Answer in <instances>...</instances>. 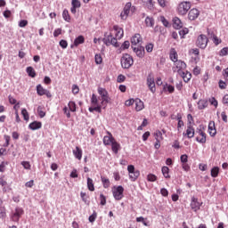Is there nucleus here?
Segmentation results:
<instances>
[{
	"instance_id": "c03bdc74",
	"label": "nucleus",
	"mask_w": 228,
	"mask_h": 228,
	"mask_svg": "<svg viewBox=\"0 0 228 228\" xmlns=\"http://www.w3.org/2000/svg\"><path fill=\"white\" fill-rule=\"evenodd\" d=\"M21 165L25 168V170H31V164H29L28 161H22Z\"/></svg>"
},
{
	"instance_id": "9b49d317",
	"label": "nucleus",
	"mask_w": 228,
	"mask_h": 228,
	"mask_svg": "<svg viewBox=\"0 0 228 228\" xmlns=\"http://www.w3.org/2000/svg\"><path fill=\"white\" fill-rule=\"evenodd\" d=\"M199 15H200V12H199L197 9L193 8L191 9L188 13V19L189 20H195L199 18Z\"/></svg>"
},
{
	"instance_id": "864d4df0",
	"label": "nucleus",
	"mask_w": 228,
	"mask_h": 228,
	"mask_svg": "<svg viewBox=\"0 0 228 228\" xmlns=\"http://www.w3.org/2000/svg\"><path fill=\"white\" fill-rule=\"evenodd\" d=\"M59 44L63 49H67V47L69 46V43H67V40L61 39Z\"/></svg>"
},
{
	"instance_id": "aec40b11",
	"label": "nucleus",
	"mask_w": 228,
	"mask_h": 228,
	"mask_svg": "<svg viewBox=\"0 0 228 228\" xmlns=\"http://www.w3.org/2000/svg\"><path fill=\"white\" fill-rule=\"evenodd\" d=\"M208 37L209 38H212L214 44L216 45H218L219 44H222V40L218 38L213 32H211L209 29H208Z\"/></svg>"
},
{
	"instance_id": "f03ea898",
	"label": "nucleus",
	"mask_w": 228,
	"mask_h": 228,
	"mask_svg": "<svg viewBox=\"0 0 228 228\" xmlns=\"http://www.w3.org/2000/svg\"><path fill=\"white\" fill-rule=\"evenodd\" d=\"M98 94L102 99V106H103V108H106V106H108V102H110V95L108 94V91H106V89L102 87H99Z\"/></svg>"
},
{
	"instance_id": "09e8293b",
	"label": "nucleus",
	"mask_w": 228,
	"mask_h": 228,
	"mask_svg": "<svg viewBox=\"0 0 228 228\" xmlns=\"http://www.w3.org/2000/svg\"><path fill=\"white\" fill-rule=\"evenodd\" d=\"M209 102L212 104V106H215V108H218V101H216L215 97L210 98Z\"/></svg>"
},
{
	"instance_id": "c9c22d12",
	"label": "nucleus",
	"mask_w": 228,
	"mask_h": 228,
	"mask_svg": "<svg viewBox=\"0 0 228 228\" xmlns=\"http://www.w3.org/2000/svg\"><path fill=\"white\" fill-rule=\"evenodd\" d=\"M62 18L64 20H66V22H70V15L69 14V11L64 10L62 12Z\"/></svg>"
},
{
	"instance_id": "72a5a7b5",
	"label": "nucleus",
	"mask_w": 228,
	"mask_h": 228,
	"mask_svg": "<svg viewBox=\"0 0 228 228\" xmlns=\"http://www.w3.org/2000/svg\"><path fill=\"white\" fill-rule=\"evenodd\" d=\"M168 172H170V169L168 167H162V174L166 179H170V175H168Z\"/></svg>"
},
{
	"instance_id": "412c9836",
	"label": "nucleus",
	"mask_w": 228,
	"mask_h": 228,
	"mask_svg": "<svg viewBox=\"0 0 228 228\" xmlns=\"http://www.w3.org/2000/svg\"><path fill=\"white\" fill-rule=\"evenodd\" d=\"M173 28H175V29H181V28H183V21H181V19L177 17L173 19Z\"/></svg>"
},
{
	"instance_id": "e2e57ef3",
	"label": "nucleus",
	"mask_w": 228,
	"mask_h": 228,
	"mask_svg": "<svg viewBox=\"0 0 228 228\" xmlns=\"http://www.w3.org/2000/svg\"><path fill=\"white\" fill-rule=\"evenodd\" d=\"M20 28H26L28 26V20H21L19 23Z\"/></svg>"
},
{
	"instance_id": "5701e85b",
	"label": "nucleus",
	"mask_w": 228,
	"mask_h": 228,
	"mask_svg": "<svg viewBox=\"0 0 228 228\" xmlns=\"http://www.w3.org/2000/svg\"><path fill=\"white\" fill-rule=\"evenodd\" d=\"M200 136L196 137V141L199 143H206V133L202 132V130H199Z\"/></svg>"
},
{
	"instance_id": "2f4dec72",
	"label": "nucleus",
	"mask_w": 228,
	"mask_h": 228,
	"mask_svg": "<svg viewBox=\"0 0 228 228\" xmlns=\"http://www.w3.org/2000/svg\"><path fill=\"white\" fill-rule=\"evenodd\" d=\"M156 142H162L163 141V134L161 131L157 130L154 134Z\"/></svg>"
},
{
	"instance_id": "6e6d98bb",
	"label": "nucleus",
	"mask_w": 228,
	"mask_h": 228,
	"mask_svg": "<svg viewBox=\"0 0 228 228\" xmlns=\"http://www.w3.org/2000/svg\"><path fill=\"white\" fill-rule=\"evenodd\" d=\"M72 94H74L75 95L77 94H79V86H77V85H73L72 86Z\"/></svg>"
},
{
	"instance_id": "a878e982",
	"label": "nucleus",
	"mask_w": 228,
	"mask_h": 228,
	"mask_svg": "<svg viewBox=\"0 0 228 228\" xmlns=\"http://www.w3.org/2000/svg\"><path fill=\"white\" fill-rule=\"evenodd\" d=\"M111 150L114 154H118V151H120V144L117 142V141H113L111 143Z\"/></svg>"
},
{
	"instance_id": "a211bd4d",
	"label": "nucleus",
	"mask_w": 228,
	"mask_h": 228,
	"mask_svg": "<svg viewBox=\"0 0 228 228\" xmlns=\"http://www.w3.org/2000/svg\"><path fill=\"white\" fill-rule=\"evenodd\" d=\"M73 154L75 156V158L77 159L81 160V159L83 158V150H81V148H79V146H77L74 150H73Z\"/></svg>"
},
{
	"instance_id": "7c9ffc66",
	"label": "nucleus",
	"mask_w": 228,
	"mask_h": 228,
	"mask_svg": "<svg viewBox=\"0 0 228 228\" xmlns=\"http://www.w3.org/2000/svg\"><path fill=\"white\" fill-rule=\"evenodd\" d=\"M87 188L89 191H95V187L94 186V180H92L90 177L87 178Z\"/></svg>"
},
{
	"instance_id": "680f3d73",
	"label": "nucleus",
	"mask_w": 228,
	"mask_h": 228,
	"mask_svg": "<svg viewBox=\"0 0 228 228\" xmlns=\"http://www.w3.org/2000/svg\"><path fill=\"white\" fill-rule=\"evenodd\" d=\"M60 35H61V28H56L54 31H53V37L56 38L58 37H60Z\"/></svg>"
},
{
	"instance_id": "69168bd1",
	"label": "nucleus",
	"mask_w": 228,
	"mask_h": 228,
	"mask_svg": "<svg viewBox=\"0 0 228 228\" xmlns=\"http://www.w3.org/2000/svg\"><path fill=\"white\" fill-rule=\"evenodd\" d=\"M110 45H113L114 47H118V42H117V38L112 37L110 41Z\"/></svg>"
},
{
	"instance_id": "ea45409f",
	"label": "nucleus",
	"mask_w": 228,
	"mask_h": 228,
	"mask_svg": "<svg viewBox=\"0 0 228 228\" xmlns=\"http://www.w3.org/2000/svg\"><path fill=\"white\" fill-rule=\"evenodd\" d=\"M102 183L103 184V188H110V179L102 176Z\"/></svg>"
},
{
	"instance_id": "39448f33",
	"label": "nucleus",
	"mask_w": 228,
	"mask_h": 228,
	"mask_svg": "<svg viewBox=\"0 0 228 228\" xmlns=\"http://www.w3.org/2000/svg\"><path fill=\"white\" fill-rule=\"evenodd\" d=\"M127 170H128V173H129V179L130 181H136V179H138V177H140V171L139 170H136L134 168V166L133 165H129L127 167Z\"/></svg>"
},
{
	"instance_id": "cd10ccee",
	"label": "nucleus",
	"mask_w": 228,
	"mask_h": 228,
	"mask_svg": "<svg viewBox=\"0 0 228 228\" xmlns=\"http://www.w3.org/2000/svg\"><path fill=\"white\" fill-rule=\"evenodd\" d=\"M145 24L147 28H154V18L152 17H146L145 19Z\"/></svg>"
},
{
	"instance_id": "3c124183",
	"label": "nucleus",
	"mask_w": 228,
	"mask_h": 228,
	"mask_svg": "<svg viewBox=\"0 0 228 228\" xmlns=\"http://www.w3.org/2000/svg\"><path fill=\"white\" fill-rule=\"evenodd\" d=\"M37 113L40 118H44V117H45V111L42 110V108L40 106L37 107Z\"/></svg>"
},
{
	"instance_id": "de8ad7c7",
	"label": "nucleus",
	"mask_w": 228,
	"mask_h": 228,
	"mask_svg": "<svg viewBox=\"0 0 228 228\" xmlns=\"http://www.w3.org/2000/svg\"><path fill=\"white\" fill-rule=\"evenodd\" d=\"M0 218H6V208L4 207L0 208Z\"/></svg>"
},
{
	"instance_id": "f257e3e1",
	"label": "nucleus",
	"mask_w": 228,
	"mask_h": 228,
	"mask_svg": "<svg viewBox=\"0 0 228 228\" xmlns=\"http://www.w3.org/2000/svg\"><path fill=\"white\" fill-rule=\"evenodd\" d=\"M133 63H134V61L133 60V57L129 55V53H124L121 57V66L123 69H131L133 67Z\"/></svg>"
},
{
	"instance_id": "4be33fe9",
	"label": "nucleus",
	"mask_w": 228,
	"mask_h": 228,
	"mask_svg": "<svg viewBox=\"0 0 228 228\" xmlns=\"http://www.w3.org/2000/svg\"><path fill=\"white\" fill-rule=\"evenodd\" d=\"M114 31H116V37L120 40L122 37H124V29L122 28L118 27V25L113 27Z\"/></svg>"
},
{
	"instance_id": "13d9d810",
	"label": "nucleus",
	"mask_w": 228,
	"mask_h": 228,
	"mask_svg": "<svg viewBox=\"0 0 228 228\" xmlns=\"http://www.w3.org/2000/svg\"><path fill=\"white\" fill-rule=\"evenodd\" d=\"M147 53H152V49H154V45L149 44L145 46Z\"/></svg>"
},
{
	"instance_id": "473e14b6",
	"label": "nucleus",
	"mask_w": 228,
	"mask_h": 228,
	"mask_svg": "<svg viewBox=\"0 0 228 228\" xmlns=\"http://www.w3.org/2000/svg\"><path fill=\"white\" fill-rule=\"evenodd\" d=\"M81 44H85V37L83 36H79L78 37H77L74 41V45L76 46L81 45Z\"/></svg>"
},
{
	"instance_id": "1a4fd4ad",
	"label": "nucleus",
	"mask_w": 228,
	"mask_h": 228,
	"mask_svg": "<svg viewBox=\"0 0 228 228\" xmlns=\"http://www.w3.org/2000/svg\"><path fill=\"white\" fill-rule=\"evenodd\" d=\"M132 49L138 58H143V56H145V48H143V46H132Z\"/></svg>"
},
{
	"instance_id": "20e7f679",
	"label": "nucleus",
	"mask_w": 228,
	"mask_h": 228,
	"mask_svg": "<svg viewBox=\"0 0 228 228\" xmlns=\"http://www.w3.org/2000/svg\"><path fill=\"white\" fill-rule=\"evenodd\" d=\"M190 8H191V3L182 2L178 4L177 12L179 15H186V13H188V12L190 11Z\"/></svg>"
},
{
	"instance_id": "6e6552de",
	"label": "nucleus",
	"mask_w": 228,
	"mask_h": 228,
	"mask_svg": "<svg viewBox=\"0 0 228 228\" xmlns=\"http://www.w3.org/2000/svg\"><path fill=\"white\" fill-rule=\"evenodd\" d=\"M37 95H46V97L51 98L53 97V94H51V92H49V90L45 89L42 85H37Z\"/></svg>"
},
{
	"instance_id": "4468645a",
	"label": "nucleus",
	"mask_w": 228,
	"mask_h": 228,
	"mask_svg": "<svg viewBox=\"0 0 228 228\" xmlns=\"http://www.w3.org/2000/svg\"><path fill=\"white\" fill-rule=\"evenodd\" d=\"M200 202H199V200L195 197H193L191 199V209H193L195 212L199 211V209H200Z\"/></svg>"
},
{
	"instance_id": "6ab92c4d",
	"label": "nucleus",
	"mask_w": 228,
	"mask_h": 228,
	"mask_svg": "<svg viewBox=\"0 0 228 228\" xmlns=\"http://www.w3.org/2000/svg\"><path fill=\"white\" fill-rule=\"evenodd\" d=\"M140 42H142V36H140V34H135L134 37H132L131 38L132 47H134V45H138Z\"/></svg>"
},
{
	"instance_id": "f3484780",
	"label": "nucleus",
	"mask_w": 228,
	"mask_h": 228,
	"mask_svg": "<svg viewBox=\"0 0 228 228\" xmlns=\"http://www.w3.org/2000/svg\"><path fill=\"white\" fill-rule=\"evenodd\" d=\"M188 138H193L195 136V130L191 126V122L187 126L186 134L183 133Z\"/></svg>"
},
{
	"instance_id": "052dcab7",
	"label": "nucleus",
	"mask_w": 228,
	"mask_h": 228,
	"mask_svg": "<svg viewBox=\"0 0 228 228\" xmlns=\"http://www.w3.org/2000/svg\"><path fill=\"white\" fill-rule=\"evenodd\" d=\"M160 20H161L163 26H165V28H168V20H167V19L164 18V16L160 17Z\"/></svg>"
},
{
	"instance_id": "2eb2a0df",
	"label": "nucleus",
	"mask_w": 228,
	"mask_h": 228,
	"mask_svg": "<svg viewBox=\"0 0 228 228\" xmlns=\"http://www.w3.org/2000/svg\"><path fill=\"white\" fill-rule=\"evenodd\" d=\"M107 134L109 135H105L103 137V143L105 145H111L113 142H115V138H113V134H111L110 132H107Z\"/></svg>"
},
{
	"instance_id": "7ed1b4c3",
	"label": "nucleus",
	"mask_w": 228,
	"mask_h": 228,
	"mask_svg": "<svg viewBox=\"0 0 228 228\" xmlns=\"http://www.w3.org/2000/svg\"><path fill=\"white\" fill-rule=\"evenodd\" d=\"M134 13V7L132 5L131 2L126 3L123 12L120 13V18L122 20H126L128 15Z\"/></svg>"
},
{
	"instance_id": "774afa93",
	"label": "nucleus",
	"mask_w": 228,
	"mask_h": 228,
	"mask_svg": "<svg viewBox=\"0 0 228 228\" xmlns=\"http://www.w3.org/2000/svg\"><path fill=\"white\" fill-rule=\"evenodd\" d=\"M131 45V44L129 43V41H125L122 45V49H129V46Z\"/></svg>"
},
{
	"instance_id": "79ce46f5",
	"label": "nucleus",
	"mask_w": 228,
	"mask_h": 228,
	"mask_svg": "<svg viewBox=\"0 0 228 228\" xmlns=\"http://www.w3.org/2000/svg\"><path fill=\"white\" fill-rule=\"evenodd\" d=\"M94 60L96 65H101V63H102V57L101 56V54H95Z\"/></svg>"
},
{
	"instance_id": "c85d7f7f",
	"label": "nucleus",
	"mask_w": 228,
	"mask_h": 228,
	"mask_svg": "<svg viewBox=\"0 0 228 228\" xmlns=\"http://www.w3.org/2000/svg\"><path fill=\"white\" fill-rule=\"evenodd\" d=\"M198 108L199 110H204L205 108H208V100H200L198 102Z\"/></svg>"
},
{
	"instance_id": "a19ab883",
	"label": "nucleus",
	"mask_w": 228,
	"mask_h": 228,
	"mask_svg": "<svg viewBox=\"0 0 228 228\" xmlns=\"http://www.w3.org/2000/svg\"><path fill=\"white\" fill-rule=\"evenodd\" d=\"M218 172H220V169L218 167H214L211 169V175L212 177H218Z\"/></svg>"
},
{
	"instance_id": "423d86ee",
	"label": "nucleus",
	"mask_w": 228,
	"mask_h": 228,
	"mask_svg": "<svg viewBox=\"0 0 228 228\" xmlns=\"http://www.w3.org/2000/svg\"><path fill=\"white\" fill-rule=\"evenodd\" d=\"M112 193L116 200H122V199H124V187L121 185L114 187Z\"/></svg>"
},
{
	"instance_id": "338daca9",
	"label": "nucleus",
	"mask_w": 228,
	"mask_h": 228,
	"mask_svg": "<svg viewBox=\"0 0 228 228\" xmlns=\"http://www.w3.org/2000/svg\"><path fill=\"white\" fill-rule=\"evenodd\" d=\"M124 81H126V76L124 75L118 76V83H124Z\"/></svg>"
},
{
	"instance_id": "b1692460",
	"label": "nucleus",
	"mask_w": 228,
	"mask_h": 228,
	"mask_svg": "<svg viewBox=\"0 0 228 228\" xmlns=\"http://www.w3.org/2000/svg\"><path fill=\"white\" fill-rule=\"evenodd\" d=\"M28 127L32 131H37V129H40V127H42V123L37 122V121H34V122L29 124Z\"/></svg>"
},
{
	"instance_id": "4d7b16f0",
	"label": "nucleus",
	"mask_w": 228,
	"mask_h": 228,
	"mask_svg": "<svg viewBox=\"0 0 228 228\" xmlns=\"http://www.w3.org/2000/svg\"><path fill=\"white\" fill-rule=\"evenodd\" d=\"M100 200L102 206H106V197L104 196V194L100 195Z\"/></svg>"
},
{
	"instance_id": "f8f14e48",
	"label": "nucleus",
	"mask_w": 228,
	"mask_h": 228,
	"mask_svg": "<svg viewBox=\"0 0 228 228\" xmlns=\"http://www.w3.org/2000/svg\"><path fill=\"white\" fill-rule=\"evenodd\" d=\"M23 213H24V210H22V208H17L15 209L14 214L12 215V221L19 222V219L20 218V216H22Z\"/></svg>"
},
{
	"instance_id": "a18cd8bd",
	"label": "nucleus",
	"mask_w": 228,
	"mask_h": 228,
	"mask_svg": "<svg viewBox=\"0 0 228 228\" xmlns=\"http://www.w3.org/2000/svg\"><path fill=\"white\" fill-rule=\"evenodd\" d=\"M71 4L74 8H81V2L79 0H72Z\"/></svg>"
},
{
	"instance_id": "8fccbe9b",
	"label": "nucleus",
	"mask_w": 228,
	"mask_h": 228,
	"mask_svg": "<svg viewBox=\"0 0 228 228\" xmlns=\"http://www.w3.org/2000/svg\"><path fill=\"white\" fill-rule=\"evenodd\" d=\"M228 54V47H224L220 52H219V56H227Z\"/></svg>"
},
{
	"instance_id": "5fc2aeb1",
	"label": "nucleus",
	"mask_w": 228,
	"mask_h": 228,
	"mask_svg": "<svg viewBox=\"0 0 228 228\" xmlns=\"http://www.w3.org/2000/svg\"><path fill=\"white\" fill-rule=\"evenodd\" d=\"M147 179L151 183H154V181H156V179H158V177L155 175L151 174V175H148Z\"/></svg>"
},
{
	"instance_id": "bb28decb",
	"label": "nucleus",
	"mask_w": 228,
	"mask_h": 228,
	"mask_svg": "<svg viewBox=\"0 0 228 228\" xmlns=\"http://www.w3.org/2000/svg\"><path fill=\"white\" fill-rule=\"evenodd\" d=\"M175 65L178 70H184L186 69V63L183 61H175Z\"/></svg>"
},
{
	"instance_id": "393cba45",
	"label": "nucleus",
	"mask_w": 228,
	"mask_h": 228,
	"mask_svg": "<svg viewBox=\"0 0 228 228\" xmlns=\"http://www.w3.org/2000/svg\"><path fill=\"white\" fill-rule=\"evenodd\" d=\"M134 104L136 111H142L144 108L143 102L140 99H135Z\"/></svg>"
},
{
	"instance_id": "603ef678",
	"label": "nucleus",
	"mask_w": 228,
	"mask_h": 228,
	"mask_svg": "<svg viewBox=\"0 0 228 228\" xmlns=\"http://www.w3.org/2000/svg\"><path fill=\"white\" fill-rule=\"evenodd\" d=\"M184 126V122L181 119V117L178 118L177 130L181 131V128Z\"/></svg>"
},
{
	"instance_id": "37998d69",
	"label": "nucleus",
	"mask_w": 228,
	"mask_h": 228,
	"mask_svg": "<svg viewBox=\"0 0 228 228\" xmlns=\"http://www.w3.org/2000/svg\"><path fill=\"white\" fill-rule=\"evenodd\" d=\"M91 102L94 106H97L99 104V100L97 99V95L92 94Z\"/></svg>"
},
{
	"instance_id": "e433bc0d",
	"label": "nucleus",
	"mask_w": 228,
	"mask_h": 228,
	"mask_svg": "<svg viewBox=\"0 0 228 228\" xmlns=\"http://www.w3.org/2000/svg\"><path fill=\"white\" fill-rule=\"evenodd\" d=\"M112 39H113V36L109 35V36L105 37L102 40H103V43L106 45H110V43H111Z\"/></svg>"
},
{
	"instance_id": "4c0bfd02",
	"label": "nucleus",
	"mask_w": 228,
	"mask_h": 228,
	"mask_svg": "<svg viewBox=\"0 0 228 228\" xmlns=\"http://www.w3.org/2000/svg\"><path fill=\"white\" fill-rule=\"evenodd\" d=\"M21 115H22L24 120H26L27 122H28V120H29V113L28 112V110L22 109Z\"/></svg>"
},
{
	"instance_id": "c756f323",
	"label": "nucleus",
	"mask_w": 228,
	"mask_h": 228,
	"mask_svg": "<svg viewBox=\"0 0 228 228\" xmlns=\"http://www.w3.org/2000/svg\"><path fill=\"white\" fill-rule=\"evenodd\" d=\"M170 60L172 61H174L175 63V61H178L179 60H177V52L175 51V49H171L170 52Z\"/></svg>"
},
{
	"instance_id": "ddd939ff",
	"label": "nucleus",
	"mask_w": 228,
	"mask_h": 228,
	"mask_svg": "<svg viewBox=\"0 0 228 228\" xmlns=\"http://www.w3.org/2000/svg\"><path fill=\"white\" fill-rule=\"evenodd\" d=\"M177 73L179 76H181V77H183L184 83H188L190 79H191V73L188 71L184 72L183 70H177Z\"/></svg>"
},
{
	"instance_id": "49530a36",
	"label": "nucleus",
	"mask_w": 228,
	"mask_h": 228,
	"mask_svg": "<svg viewBox=\"0 0 228 228\" xmlns=\"http://www.w3.org/2000/svg\"><path fill=\"white\" fill-rule=\"evenodd\" d=\"M68 106H69V110H71L72 112L76 111V102H69Z\"/></svg>"
},
{
	"instance_id": "58836bf2",
	"label": "nucleus",
	"mask_w": 228,
	"mask_h": 228,
	"mask_svg": "<svg viewBox=\"0 0 228 228\" xmlns=\"http://www.w3.org/2000/svg\"><path fill=\"white\" fill-rule=\"evenodd\" d=\"M164 90H167L169 94H174V92L175 91V87L171 85L166 84V86H164Z\"/></svg>"
},
{
	"instance_id": "9d476101",
	"label": "nucleus",
	"mask_w": 228,
	"mask_h": 228,
	"mask_svg": "<svg viewBox=\"0 0 228 228\" xmlns=\"http://www.w3.org/2000/svg\"><path fill=\"white\" fill-rule=\"evenodd\" d=\"M147 85L151 92L154 94V92H156V83L154 82V77H152L151 75H149L147 77Z\"/></svg>"
},
{
	"instance_id": "dca6fc26",
	"label": "nucleus",
	"mask_w": 228,
	"mask_h": 228,
	"mask_svg": "<svg viewBox=\"0 0 228 228\" xmlns=\"http://www.w3.org/2000/svg\"><path fill=\"white\" fill-rule=\"evenodd\" d=\"M208 134H210V136L216 135V127L215 126V121H210L208 123Z\"/></svg>"
},
{
	"instance_id": "bf43d9fd",
	"label": "nucleus",
	"mask_w": 228,
	"mask_h": 228,
	"mask_svg": "<svg viewBox=\"0 0 228 228\" xmlns=\"http://www.w3.org/2000/svg\"><path fill=\"white\" fill-rule=\"evenodd\" d=\"M95 218H97V213L94 212L89 216V222H91V224H94V222H95Z\"/></svg>"
},
{
	"instance_id": "0e129e2a",
	"label": "nucleus",
	"mask_w": 228,
	"mask_h": 228,
	"mask_svg": "<svg viewBox=\"0 0 228 228\" xmlns=\"http://www.w3.org/2000/svg\"><path fill=\"white\" fill-rule=\"evenodd\" d=\"M134 102H135V100L130 99V100H126L125 104H126V106H133V104H134Z\"/></svg>"
},
{
	"instance_id": "f704fd0d",
	"label": "nucleus",
	"mask_w": 228,
	"mask_h": 228,
	"mask_svg": "<svg viewBox=\"0 0 228 228\" xmlns=\"http://www.w3.org/2000/svg\"><path fill=\"white\" fill-rule=\"evenodd\" d=\"M27 73L30 77H35V76H37V72L35 71V69H33V67L31 66L27 68Z\"/></svg>"
},
{
	"instance_id": "0eeeda50",
	"label": "nucleus",
	"mask_w": 228,
	"mask_h": 228,
	"mask_svg": "<svg viewBox=\"0 0 228 228\" xmlns=\"http://www.w3.org/2000/svg\"><path fill=\"white\" fill-rule=\"evenodd\" d=\"M208 37H206V35L201 34L198 37L196 45L200 47V49H206V47H208Z\"/></svg>"
}]
</instances>
